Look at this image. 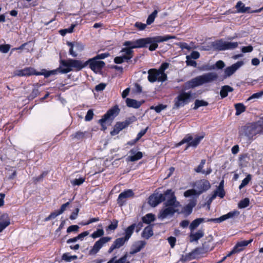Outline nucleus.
Returning a JSON list of instances; mask_svg holds the SVG:
<instances>
[{
	"instance_id": "f257e3e1",
	"label": "nucleus",
	"mask_w": 263,
	"mask_h": 263,
	"mask_svg": "<svg viewBox=\"0 0 263 263\" xmlns=\"http://www.w3.org/2000/svg\"><path fill=\"white\" fill-rule=\"evenodd\" d=\"M165 195L167 198L163 204L164 208L160 210L158 215V218L160 219L172 216L178 211L177 208L180 206V203L176 200L174 193L172 190H166Z\"/></svg>"
},
{
	"instance_id": "f03ea898",
	"label": "nucleus",
	"mask_w": 263,
	"mask_h": 263,
	"mask_svg": "<svg viewBox=\"0 0 263 263\" xmlns=\"http://www.w3.org/2000/svg\"><path fill=\"white\" fill-rule=\"evenodd\" d=\"M260 127L257 123L248 124L242 126L239 130V138L243 143L250 142L253 137L261 132Z\"/></svg>"
},
{
	"instance_id": "7ed1b4c3",
	"label": "nucleus",
	"mask_w": 263,
	"mask_h": 263,
	"mask_svg": "<svg viewBox=\"0 0 263 263\" xmlns=\"http://www.w3.org/2000/svg\"><path fill=\"white\" fill-rule=\"evenodd\" d=\"M86 66L85 62L76 59H68L66 60H61L60 66L57 70L61 73H67L71 71H78Z\"/></svg>"
},
{
	"instance_id": "20e7f679",
	"label": "nucleus",
	"mask_w": 263,
	"mask_h": 263,
	"mask_svg": "<svg viewBox=\"0 0 263 263\" xmlns=\"http://www.w3.org/2000/svg\"><path fill=\"white\" fill-rule=\"evenodd\" d=\"M218 78L217 73L215 72L205 73L191 79L185 85L189 88H194L204 84L212 83L216 81Z\"/></svg>"
},
{
	"instance_id": "39448f33",
	"label": "nucleus",
	"mask_w": 263,
	"mask_h": 263,
	"mask_svg": "<svg viewBox=\"0 0 263 263\" xmlns=\"http://www.w3.org/2000/svg\"><path fill=\"white\" fill-rule=\"evenodd\" d=\"M108 56V53H104L98 54L95 57L85 62L86 66L89 65L90 68L95 72L99 71L105 65V63L99 60L104 59Z\"/></svg>"
},
{
	"instance_id": "423d86ee",
	"label": "nucleus",
	"mask_w": 263,
	"mask_h": 263,
	"mask_svg": "<svg viewBox=\"0 0 263 263\" xmlns=\"http://www.w3.org/2000/svg\"><path fill=\"white\" fill-rule=\"evenodd\" d=\"M174 36L167 35L165 36H157L154 37H147L143 39L144 40L143 47H145L147 44H151L149 46L150 51H154L158 47V43L167 41L171 39H174Z\"/></svg>"
},
{
	"instance_id": "0eeeda50",
	"label": "nucleus",
	"mask_w": 263,
	"mask_h": 263,
	"mask_svg": "<svg viewBox=\"0 0 263 263\" xmlns=\"http://www.w3.org/2000/svg\"><path fill=\"white\" fill-rule=\"evenodd\" d=\"M192 93L191 91H182L174 99L173 109H178L187 104L191 100Z\"/></svg>"
},
{
	"instance_id": "6e6552de",
	"label": "nucleus",
	"mask_w": 263,
	"mask_h": 263,
	"mask_svg": "<svg viewBox=\"0 0 263 263\" xmlns=\"http://www.w3.org/2000/svg\"><path fill=\"white\" fill-rule=\"evenodd\" d=\"M148 80L151 83L156 81L163 82L167 79V75L156 69H151L148 71Z\"/></svg>"
},
{
	"instance_id": "1a4fd4ad",
	"label": "nucleus",
	"mask_w": 263,
	"mask_h": 263,
	"mask_svg": "<svg viewBox=\"0 0 263 263\" xmlns=\"http://www.w3.org/2000/svg\"><path fill=\"white\" fill-rule=\"evenodd\" d=\"M203 138L204 136H199L193 139L192 135L187 134L179 142L178 145H181L185 143H187V145L185 148V149H187V148L190 146L196 147Z\"/></svg>"
},
{
	"instance_id": "9d476101",
	"label": "nucleus",
	"mask_w": 263,
	"mask_h": 263,
	"mask_svg": "<svg viewBox=\"0 0 263 263\" xmlns=\"http://www.w3.org/2000/svg\"><path fill=\"white\" fill-rule=\"evenodd\" d=\"M133 50L126 47L122 48L120 53L121 55L114 59V62L116 64H121L124 62H128L133 57Z\"/></svg>"
},
{
	"instance_id": "9b49d317",
	"label": "nucleus",
	"mask_w": 263,
	"mask_h": 263,
	"mask_svg": "<svg viewBox=\"0 0 263 263\" xmlns=\"http://www.w3.org/2000/svg\"><path fill=\"white\" fill-rule=\"evenodd\" d=\"M213 46L214 48L219 50L233 49L238 46V43L226 42L222 40H219L213 42Z\"/></svg>"
},
{
	"instance_id": "f8f14e48",
	"label": "nucleus",
	"mask_w": 263,
	"mask_h": 263,
	"mask_svg": "<svg viewBox=\"0 0 263 263\" xmlns=\"http://www.w3.org/2000/svg\"><path fill=\"white\" fill-rule=\"evenodd\" d=\"M119 108L117 106H115L109 109L103 117L99 120V123L101 125L103 130H105L106 127L105 125L106 122L111 117L117 116L119 113Z\"/></svg>"
},
{
	"instance_id": "ddd939ff",
	"label": "nucleus",
	"mask_w": 263,
	"mask_h": 263,
	"mask_svg": "<svg viewBox=\"0 0 263 263\" xmlns=\"http://www.w3.org/2000/svg\"><path fill=\"white\" fill-rule=\"evenodd\" d=\"M67 45L70 47L69 54L75 58L78 56V52H82L84 49V46L80 42H67Z\"/></svg>"
},
{
	"instance_id": "4468645a",
	"label": "nucleus",
	"mask_w": 263,
	"mask_h": 263,
	"mask_svg": "<svg viewBox=\"0 0 263 263\" xmlns=\"http://www.w3.org/2000/svg\"><path fill=\"white\" fill-rule=\"evenodd\" d=\"M166 198L167 197L165 195V192L164 194H154L149 196L148 203L152 206L155 207L162 201L166 200Z\"/></svg>"
},
{
	"instance_id": "2eb2a0df",
	"label": "nucleus",
	"mask_w": 263,
	"mask_h": 263,
	"mask_svg": "<svg viewBox=\"0 0 263 263\" xmlns=\"http://www.w3.org/2000/svg\"><path fill=\"white\" fill-rule=\"evenodd\" d=\"M110 237H103L97 241L92 249L90 250V253L95 254L97 253L102 247L111 240Z\"/></svg>"
},
{
	"instance_id": "dca6fc26",
	"label": "nucleus",
	"mask_w": 263,
	"mask_h": 263,
	"mask_svg": "<svg viewBox=\"0 0 263 263\" xmlns=\"http://www.w3.org/2000/svg\"><path fill=\"white\" fill-rule=\"evenodd\" d=\"M194 186L198 192L197 195H199L208 190L211 187V184L208 180L202 179L196 181Z\"/></svg>"
},
{
	"instance_id": "f3484780",
	"label": "nucleus",
	"mask_w": 263,
	"mask_h": 263,
	"mask_svg": "<svg viewBox=\"0 0 263 263\" xmlns=\"http://www.w3.org/2000/svg\"><path fill=\"white\" fill-rule=\"evenodd\" d=\"M42 74L41 72H36L32 67H26L23 69L17 70L14 72V76L19 77L29 76L31 75L40 76Z\"/></svg>"
},
{
	"instance_id": "a211bd4d",
	"label": "nucleus",
	"mask_w": 263,
	"mask_h": 263,
	"mask_svg": "<svg viewBox=\"0 0 263 263\" xmlns=\"http://www.w3.org/2000/svg\"><path fill=\"white\" fill-rule=\"evenodd\" d=\"M134 193L132 190L127 189L121 193L117 199L118 204L120 206H122L126 201V199L133 197Z\"/></svg>"
},
{
	"instance_id": "6ab92c4d",
	"label": "nucleus",
	"mask_w": 263,
	"mask_h": 263,
	"mask_svg": "<svg viewBox=\"0 0 263 263\" xmlns=\"http://www.w3.org/2000/svg\"><path fill=\"white\" fill-rule=\"evenodd\" d=\"M131 123L129 120H126L123 122H118L114 126V129L110 132L111 136H115L120 131L127 127Z\"/></svg>"
},
{
	"instance_id": "aec40b11",
	"label": "nucleus",
	"mask_w": 263,
	"mask_h": 263,
	"mask_svg": "<svg viewBox=\"0 0 263 263\" xmlns=\"http://www.w3.org/2000/svg\"><path fill=\"white\" fill-rule=\"evenodd\" d=\"M243 64V62L242 61H238L231 66L227 67L224 69V78L229 77L232 76L237 69H238L241 66H242Z\"/></svg>"
},
{
	"instance_id": "412c9836",
	"label": "nucleus",
	"mask_w": 263,
	"mask_h": 263,
	"mask_svg": "<svg viewBox=\"0 0 263 263\" xmlns=\"http://www.w3.org/2000/svg\"><path fill=\"white\" fill-rule=\"evenodd\" d=\"M239 212L237 211H232L228 213L227 214L223 215L221 217L217 218L207 219L206 221L214 222L215 223H220L229 218H232L235 215H238Z\"/></svg>"
},
{
	"instance_id": "4be33fe9",
	"label": "nucleus",
	"mask_w": 263,
	"mask_h": 263,
	"mask_svg": "<svg viewBox=\"0 0 263 263\" xmlns=\"http://www.w3.org/2000/svg\"><path fill=\"white\" fill-rule=\"evenodd\" d=\"M146 242L143 240H139L135 241L131 247V250L129 254L133 255L140 252L143 248H144Z\"/></svg>"
},
{
	"instance_id": "5701e85b",
	"label": "nucleus",
	"mask_w": 263,
	"mask_h": 263,
	"mask_svg": "<svg viewBox=\"0 0 263 263\" xmlns=\"http://www.w3.org/2000/svg\"><path fill=\"white\" fill-rule=\"evenodd\" d=\"M143 44L144 40L143 39H140L135 41H126L124 43L123 45L132 50L134 48L143 47Z\"/></svg>"
},
{
	"instance_id": "b1692460",
	"label": "nucleus",
	"mask_w": 263,
	"mask_h": 263,
	"mask_svg": "<svg viewBox=\"0 0 263 263\" xmlns=\"http://www.w3.org/2000/svg\"><path fill=\"white\" fill-rule=\"evenodd\" d=\"M127 240L124 237H121L116 239L109 248L108 252L111 253L115 249H119L123 246Z\"/></svg>"
},
{
	"instance_id": "393cba45",
	"label": "nucleus",
	"mask_w": 263,
	"mask_h": 263,
	"mask_svg": "<svg viewBox=\"0 0 263 263\" xmlns=\"http://www.w3.org/2000/svg\"><path fill=\"white\" fill-rule=\"evenodd\" d=\"M10 224V220L8 215L6 214L2 215L0 217V233Z\"/></svg>"
},
{
	"instance_id": "a878e982",
	"label": "nucleus",
	"mask_w": 263,
	"mask_h": 263,
	"mask_svg": "<svg viewBox=\"0 0 263 263\" xmlns=\"http://www.w3.org/2000/svg\"><path fill=\"white\" fill-rule=\"evenodd\" d=\"M130 153L132 155L128 156V160L130 161L134 162L138 161L141 159L143 156V154L141 152H136V151L132 149L130 151Z\"/></svg>"
},
{
	"instance_id": "bb28decb",
	"label": "nucleus",
	"mask_w": 263,
	"mask_h": 263,
	"mask_svg": "<svg viewBox=\"0 0 263 263\" xmlns=\"http://www.w3.org/2000/svg\"><path fill=\"white\" fill-rule=\"evenodd\" d=\"M252 239L249 240H242L237 243L234 246V248L235 250L237 251V253L243 250L244 248L247 246L249 243L252 241Z\"/></svg>"
},
{
	"instance_id": "cd10ccee",
	"label": "nucleus",
	"mask_w": 263,
	"mask_h": 263,
	"mask_svg": "<svg viewBox=\"0 0 263 263\" xmlns=\"http://www.w3.org/2000/svg\"><path fill=\"white\" fill-rule=\"evenodd\" d=\"M153 235V231L152 226H148L144 228L142 233V237L145 239H149Z\"/></svg>"
},
{
	"instance_id": "c85d7f7f",
	"label": "nucleus",
	"mask_w": 263,
	"mask_h": 263,
	"mask_svg": "<svg viewBox=\"0 0 263 263\" xmlns=\"http://www.w3.org/2000/svg\"><path fill=\"white\" fill-rule=\"evenodd\" d=\"M233 90V88L229 85H224L222 86L220 91L221 98L223 99L226 98L227 97L228 92H232Z\"/></svg>"
},
{
	"instance_id": "c756f323",
	"label": "nucleus",
	"mask_w": 263,
	"mask_h": 263,
	"mask_svg": "<svg viewBox=\"0 0 263 263\" xmlns=\"http://www.w3.org/2000/svg\"><path fill=\"white\" fill-rule=\"evenodd\" d=\"M204 236V232L202 230H199L195 233L190 234V241H196Z\"/></svg>"
},
{
	"instance_id": "7c9ffc66",
	"label": "nucleus",
	"mask_w": 263,
	"mask_h": 263,
	"mask_svg": "<svg viewBox=\"0 0 263 263\" xmlns=\"http://www.w3.org/2000/svg\"><path fill=\"white\" fill-rule=\"evenodd\" d=\"M126 103L128 107L134 108H138L141 105V103L136 100L127 98Z\"/></svg>"
},
{
	"instance_id": "2f4dec72",
	"label": "nucleus",
	"mask_w": 263,
	"mask_h": 263,
	"mask_svg": "<svg viewBox=\"0 0 263 263\" xmlns=\"http://www.w3.org/2000/svg\"><path fill=\"white\" fill-rule=\"evenodd\" d=\"M196 203L195 200L191 201L188 204L184 207L183 209V213L186 215H190L193 210V208L195 206Z\"/></svg>"
},
{
	"instance_id": "473e14b6",
	"label": "nucleus",
	"mask_w": 263,
	"mask_h": 263,
	"mask_svg": "<svg viewBox=\"0 0 263 263\" xmlns=\"http://www.w3.org/2000/svg\"><path fill=\"white\" fill-rule=\"evenodd\" d=\"M236 8L237 9L238 12L245 13L248 11L250 9V7H245V5L241 1H239L236 5Z\"/></svg>"
},
{
	"instance_id": "72a5a7b5",
	"label": "nucleus",
	"mask_w": 263,
	"mask_h": 263,
	"mask_svg": "<svg viewBox=\"0 0 263 263\" xmlns=\"http://www.w3.org/2000/svg\"><path fill=\"white\" fill-rule=\"evenodd\" d=\"M205 219L203 218H197L194 220L192 222L190 226V229L191 230H194L197 227H198V226L202 223L203 221H205Z\"/></svg>"
},
{
	"instance_id": "f704fd0d",
	"label": "nucleus",
	"mask_w": 263,
	"mask_h": 263,
	"mask_svg": "<svg viewBox=\"0 0 263 263\" xmlns=\"http://www.w3.org/2000/svg\"><path fill=\"white\" fill-rule=\"evenodd\" d=\"M236 109L235 115L236 116L240 115L241 113L246 110V106L242 103H236L235 104Z\"/></svg>"
},
{
	"instance_id": "c9c22d12",
	"label": "nucleus",
	"mask_w": 263,
	"mask_h": 263,
	"mask_svg": "<svg viewBox=\"0 0 263 263\" xmlns=\"http://www.w3.org/2000/svg\"><path fill=\"white\" fill-rule=\"evenodd\" d=\"M205 252V249L203 247H199L194 250L190 255L192 256L193 258H195L198 255L203 254Z\"/></svg>"
},
{
	"instance_id": "e433bc0d",
	"label": "nucleus",
	"mask_w": 263,
	"mask_h": 263,
	"mask_svg": "<svg viewBox=\"0 0 263 263\" xmlns=\"http://www.w3.org/2000/svg\"><path fill=\"white\" fill-rule=\"evenodd\" d=\"M135 225H131L129 226L126 230H125V236L124 237L127 241L131 237L132 235L133 234L134 230H135Z\"/></svg>"
},
{
	"instance_id": "4c0bfd02",
	"label": "nucleus",
	"mask_w": 263,
	"mask_h": 263,
	"mask_svg": "<svg viewBox=\"0 0 263 263\" xmlns=\"http://www.w3.org/2000/svg\"><path fill=\"white\" fill-rule=\"evenodd\" d=\"M155 216L153 214H147L145 216L142 217V221L146 224H149L151 222L155 220Z\"/></svg>"
},
{
	"instance_id": "58836bf2",
	"label": "nucleus",
	"mask_w": 263,
	"mask_h": 263,
	"mask_svg": "<svg viewBox=\"0 0 263 263\" xmlns=\"http://www.w3.org/2000/svg\"><path fill=\"white\" fill-rule=\"evenodd\" d=\"M209 104L208 102L204 100H196L195 101V106L193 107L194 109H197L199 107L201 106H206Z\"/></svg>"
},
{
	"instance_id": "ea45409f",
	"label": "nucleus",
	"mask_w": 263,
	"mask_h": 263,
	"mask_svg": "<svg viewBox=\"0 0 263 263\" xmlns=\"http://www.w3.org/2000/svg\"><path fill=\"white\" fill-rule=\"evenodd\" d=\"M158 13L157 10H155L152 14H151L147 18L146 24L147 25H151L153 23L156 18Z\"/></svg>"
},
{
	"instance_id": "a19ab883",
	"label": "nucleus",
	"mask_w": 263,
	"mask_h": 263,
	"mask_svg": "<svg viewBox=\"0 0 263 263\" xmlns=\"http://www.w3.org/2000/svg\"><path fill=\"white\" fill-rule=\"evenodd\" d=\"M205 160L202 159L201 160L200 164L194 169L195 171L197 173H201L202 174H205V171L203 170V168L205 163Z\"/></svg>"
},
{
	"instance_id": "79ce46f5",
	"label": "nucleus",
	"mask_w": 263,
	"mask_h": 263,
	"mask_svg": "<svg viewBox=\"0 0 263 263\" xmlns=\"http://www.w3.org/2000/svg\"><path fill=\"white\" fill-rule=\"evenodd\" d=\"M85 178L84 177H80L79 178H76L71 180L70 182L73 186H79L82 184L85 181Z\"/></svg>"
},
{
	"instance_id": "37998d69",
	"label": "nucleus",
	"mask_w": 263,
	"mask_h": 263,
	"mask_svg": "<svg viewBox=\"0 0 263 263\" xmlns=\"http://www.w3.org/2000/svg\"><path fill=\"white\" fill-rule=\"evenodd\" d=\"M75 27L76 25L72 24L69 28L61 29L59 31V32L62 36H64L67 33H72L73 31V29Z\"/></svg>"
},
{
	"instance_id": "c03bdc74",
	"label": "nucleus",
	"mask_w": 263,
	"mask_h": 263,
	"mask_svg": "<svg viewBox=\"0 0 263 263\" xmlns=\"http://www.w3.org/2000/svg\"><path fill=\"white\" fill-rule=\"evenodd\" d=\"M104 234V232L103 229H98L96 231H95L92 234H91L90 237L92 238H97L100 237H102Z\"/></svg>"
},
{
	"instance_id": "a18cd8bd",
	"label": "nucleus",
	"mask_w": 263,
	"mask_h": 263,
	"mask_svg": "<svg viewBox=\"0 0 263 263\" xmlns=\"http://www.w3.org/2000/svg\"><path fill=\"white\" fill-rule=\"evenodd\" d=\"M251 180V175L249 174L247 176V177L243 179L241 183V184H240L239 186V189L240 190L241 189H242L243 187H244L245 186H246L248 183L249 182H250V181Z\"/></svg>"
},
{
	"instance_id": "49530a36",
	"label": "nucleus",
	"mask_w": 263,
	"mask_h": 263,
	"mask_svg": "<svg viewBox=\"0 0 263 263\" xmlns=\"http://www.w3.org/2000/svg\"><path fill=\"white\" fill-rule=\"evenodd\" d=\"M166 108V105L163 104H159L158 106H152L150 107L151 109L155 110L157 113L160 112L162 110L165 109Z\"/></svg>"
},
{
	"instance_id": "de8ad7c7",
	"label": "nucleus",
	"mask_w": 263,
	"mask_h": 263,
	"mask_svg": "<svg viewBox=\"0 0 263 263\" xmlns=\"http://www.w3.org/2000/svg\"><path fill=\"white\" fill-rule=\"evenodd\" d=\"M118 221L117 220H114L112 222H111V224H110L107 228H106V230L107 231H114L115 229H117L118 227Z\"/></svg>"
},
{
	"instance_id": "09e8293b",
	"label": "nucleus",
	"mask_w": 263,
	"mask_h": 263,
	"mask_svg": "<svg viewBox=\"0 0 263 263\" xmlns=\"http://www.w3.org/2000/svg\"><path fill=\"white\" fill-rule=\"evenodd\" d=\"M78 257L76 255H69L68 254H64L62 256V259L70 262L72 260L77 259Z\"/></svg>"
},
{
	"instance_id": "8fccbe9b",
	"label": "nucleus",
	"mask_w": 263,
	"mask_h": 263,
	"mask_svg": "<svg viewBox=\"0 0 263 263\" xmlns=\"http://www.w3.org/2000/svg\"><path fill=\"white\" fill-rule=\"evenodd\" d=\"M249 199L248 198H245L244 199L241 200L238 204V207L240 209L245 208L247 207L249 204Z\"/></svg>"
},
{
	"instance_id": "3c124183",
	"label": "nucleus",
	"mask_w": 263,
	"mask_h": 263,
	"mask_svg": "<svg viewBox=\"0 0 263 263\" xmlns=\"http://www.w3.org/2000/svg\"><path fill=\"white\" fill-rule=\"evenodd\" d=\"M197 191L196 190L192 189V190H189L185 191L184 193V196L185 197H189L191 196H194V195H197Z\"/></svg>"
},
{
	"instance_id": "603ef678",
	"label": "nucleus",
	"mask_w": 263,
	"mask_h": 263,
	"mask_svg": "<svg viewBox=\"0 0 263 263\" xmlns=\"http://www.w3.org/2000/svg\"><path fill=\"white\" fill-rule=\"evenodd\" d=\"M263 96V90L253 93L249 98H248L247 101H250L253 99H259Z\"/></svg>"
},
{
	"instance_id": "864d4df0",
	"label": "nucleus",
	"mask_w": 263,
	"mask_h": 263,
	"mask_svg": "<svg viewBox=\"0 0 263 263\" xmlns=\"http://www.w3.org/2000/svg\"><path fill=\"white\" fill-rule=\"evenodd\" d=\"M85 136V133L82 132H78L72 135L71 136L72 139H77L78 140L82 139Z\"/></svg>"
},
{
	"instance_id": "5fc2aeb1",
	"label": "nucleus",
	"mask_w": 263,
	"mask_h": 263,
	"mask_svg": "<svg viewBox=\"0 0 263 263\" xmlns=\"http://www.w3.org/2000/svg\"><path fill=\"white\" fill-rule=\"evenodd\" d=\"M10 49L9 44H5L0 45V51L4 53H7Z\"/></svg>"
},
{
	"instance_id": "6e6d98bb",
	"label": "nucleus",
	"mask_w": 263,
	"mask_h": 263,
	"mask_svg": "<svg viewBox=\"0 0 263 263\" xmlns=\"http://www.w3.org/2000/svg\"><path fill=\"white\" fill-rule=\"evenodd\" d=\"M93 110L92 109L88 110L85 117V120L86 121H91L93 118Z\"/></svg>"
},
{
	"instance_id": "4d7b16f0",
	"label": "nucleus",
	"mask_w": 263,
	"mask_h": 263,
	"mask_svg": "<svg viewBox=\"0 0 263 263\" xmlns=\"http://www.w3.org/2000/svg\"><path fill=\"white\" fill-rule=\"evenodd\" d=\"M58 211H55L54 212L51 213L47 217L45 218V221H48L52 219L55 218L57 216L60 215Z\"/></svg>"
},
{
	"instance_id": "13d9d810",
	"label": "nucleus",
	"mask_w": 263,
	"mask_h": 263,
	"mask_svg": "<svg viewBox=\"0 0 263 263\" xmlns=\"http://www.w3.org/2000/svg\"><path fill=\"white\" fill-rule=\"evenodd\" d=\"M79 229V227L77 225H72L69 226L67 229V232L68 233L72 232H78Z\"/></svg>"
},
{
	"instance_id": "bf43d9fd",
	"label": "nucleus",
	"mask_w": 263,
	"mask_h": 263,
	"mask_svg": "<svg viewBox=\"0 0 263 263\" xmlns=\"http://www.w3.org/2000/svg\"><path fill=\"white\" fill-rule=\"evenodd\" d=\"M148 127L144 129L141 130L137 135L136 138L135 140V142H137L143 136H144L147 132Z\"/></svg>"
},
{
	"instance_id": "052dcab7",
	"label": "nucleus",
	"mask_w": 263,
	"mask_h": 263,
	"mask_svg": "<svg viewBox=\"0 0 263 263\" xmlns=\"http://www.w3.org/2000/svg\"><path fill=\"white\" fill-rule=\"evenodd\" d=\"M128 257V253H126L122 257L118 260L115 259V263H126V259Z\"/></svg>"
},
{
	"instance_id": "680f3d73",
	"label": "nucleus",
	"mask_w": 263,
	"mask_h": 263,
	"mask_svg": "<svg viewBox=\"0 0 263 263\" xmlns=\"http://www.w3.org/2000/svg\"><path fill=\"white\" fill-rule=\"evenodd\" d=\"M216 193H217L218 196L221 198H223L225 195V192L224 189H221L217 187V190L215 191Z\"/></svg>"
},
{
	"instance_id": "e2e57ef3",
	"label": "nucleus",
	"mask_w": 263,
	"mask_h": 263,
	"mask_svg": "<svg viewBox=\"0 0 263 263\" xmlns=\"http://www.w3.org/2000/svg\"><path fill=\"white\" fill-rule=\"evenodd\" d=\"M190 56L189 55H187L186 56V64L187 65H190V66H194V67H196V65H197V63L196 61H195L194 60H192L191 59H190Z\"/></svg>"
},
{
	"instance_id": "0e129e2a",
	"label": "nucleus",
	"mask_w": 263,
	"mask_h": 263,
	"mask_svg": "<svg viewBox=\"0 0 263 263\" xmlns=\"http://www.w3.org/2000/svg\"><path fill=\"white\" fill-rule=\"evenodd\" d=\"M106 85L105 83H102L97 85L95 87V90L97 91H100L104 90Z\"/></svg>"
},
{
	"instance_id": "69168bd1",
	"label": "nucleus",
	"mask_w": 263,
	"mask_h": 263,
	"mask_svg": "<svg viewBox=\"0 0 263 263\" xmlns=\"http://www.w3.org/2000/svg\"><path fill=\"white\" fill-rule=\"evenodd\" d=\"M167 240H168V241L171 248H174L175 245L176 241V238L174 237H173V236H171L168 238Z\"/></svg>"
},
{
	"instance_id": "338daca9",
	"label": "nucleus",
	"mask_w": 263,
	"mask_h": 263,
	"mask_svg": "<svg viewBox=\"0 0 263 263\" xmlns=\"http://www.w3.org/2000/svg\"><path fill=\"white\" fill-rule=\"evenodd\" d=\"M135 26L138 28L140 30H143L146 28V24H143L140 22H136L135 24Z\"/></svg>"
},
{
	"instance_id": "774afa93",
	"label": "nucleus",
	"mask_w": 263,
	"mask_h": 263,
	"mask_svg": "<svg viewBox=\"0 0 263 263\" xmlns=\"http://www.w3.org/2000/svg\"><path fill=\"white\" fill-rule=\"evenodd\" d=\"M79 212V209L77 208L76 210L72 213L69 218L71 220H74L77 218L78 213Z\"/></svg>"
}]
</instances>
